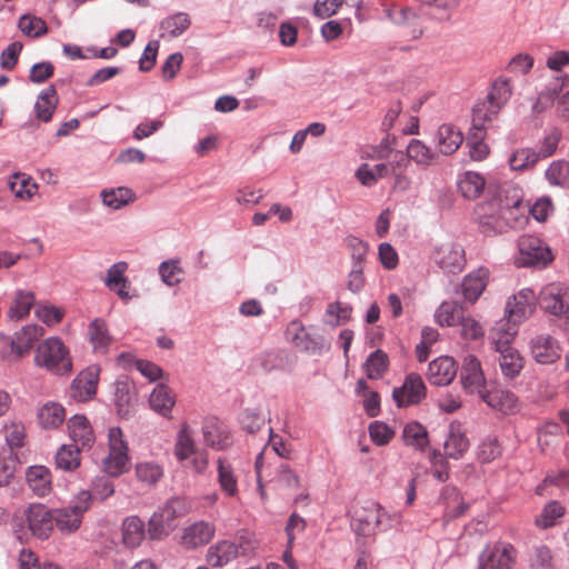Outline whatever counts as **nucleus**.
I'll return each mask as SVG.
<instances>
[{
    "instance_id": "obj_25",
    "label": "nucleus",
    "mask_w": 569,
    "mask_h": 569,
    "mask_svg": "<svg viewBox=\"0 0 569 569\" xmlns=\"http://www.w3.org/2000/svg\"><path fill=\"white\" fill-rule=\"evenodd\" d=\"M214 535V526L210 522L198 521L184 529L182 543L188 548L207 545Z\"/></svg>"
},
{
    "instance_id": "obj_58",
    "label": "nucleus",
    "mask_w": 569,
    "mask_h": 569,
    "mask_svg": "<svg viewBox=\"0 0 569 569\" xmlns=\"http://www.w3.org/2000/svg\"><path fill=\"white\" fill-rule=\"evenodd\" d=\"M182 272V268L179 266L178 260L162 261L159 266V274L162 281L169 287L180 283L181 279L177 276Z\"/></svg>"
},
{
    "instance_id": "obj_29",
    "label": "nucleus",
    "mask_w": 569,
    "mask_h": 569,
    "mask_svg": "<svg viewBox=\"0 0 569 569\" xmlns=\"http://www.w3.org/2000/svg\"><path fill=\"white\" fill-rule=\"evenodd\" d=\"M58 104L57 90L53 84L42 90L33 107L34 116L42 122H49Z\"/></svg>"
},
{
    "instance_id": "obj_61",
    "label": "nucleus",
    "mask_w": 569,
    "mask_h": 569,
    "mask_svg": "<svg viewBox=\"0 0 569 569\" xmlns=\"http://www.w3.org/2000/svg\"><path fill=\"white\" fill-rule=\"evenodd\" d=\"M560 139L561 133L557 129H553L550 133H548L538 144V148L535 149L539 160L551 157L556 152Z\"/></svg>"
},
{
    "instance_id": "obj_26",
    "label": "nucleus",
    "mask_w": 569,
    "mask_h": 569,
    "mask_svg": "<svg viewBox=\"0 0 569 569\" xmlns=\"http://www.w3.org/2000/svg\"><path fill=\"white\" fill-rule=\"evenodd\" d=\"M436 140L439 152L450 156L461 146L463 136L455 126L443 123L437 130Z\"/></svg>"
},
{
    "instance_id": "obj_38",
    "label": "nucleus",
    "mask_w": 569,
    "mask_h": 569,
    "mask_svg": "<svg viewBox=\"0 0 569 569\" xmlns=\"http://www.w3.org/2000/svg\"><path fill=\"white\" fill-rule=\"evenodd\" d=\"M64 408L57 402H48L43 405L38 412L39 425L44 429L59 427L64 421Z\"/></svg>"
},
{
    "instance_id": "obj_35",
    "label": "nucleus",
    "mask_w": 569,
    "mask_h": 569,
    "mask_svg": "<svg viewBox=\"0 0 569 569\" xmlns=\"http://www.w3.org/2000/svg\"><path fill=\"white\" fill-rule=\"evenodd\" d=\"M44 333V330L41 326L38 325H27L22 327L20 330L14 332L16 338V350H17V358L23 356L26 352H28L34 345L36 341L40 337H42Z\"/></svg>"
},
{
    "instance_id": "obj_4",
    "label": "nucleus",
    "mask_w": 569,
    "mask_h": 569,
    "mask_svg": "<svg viewBox=\"0 0 569 569\" xmlns=\"http://www.w3.org/2000/svg\"><path fill=\"white\" fill-rule=\"evenodd\" d=\"M497 337H492L495 349L499 352V366L502 373L508 378L518 376L523 367V361L519 352L510 346L511 340L517 335V329L511 326L503 329V326H497Z\"/></svg>"
},
{
    "instance_id": "obj_64",
    "label": "nucleus",
    "mask_w": 569,
    "mask_h": 569,
    "mask_svg": "<svg viewBox=\"0 0 569 569\" xmlns=\"http://www.w3.org/2000/svg\"><path fill=\"white\" fill-rule=\"evenodd\" d=\"M23 46L19 41L11 42L0 56V67L4 70H13L18 63L19 54Z\"/></svg>"
},
{
    "instance_id": "obj_43",
    "label": "nucleus",
    "mask_w": 569,
    "mask_h": 569,
    "mask_svg": "<svg viewBox=\"0 0 569 569\" xmlns=\"http://www.w3.org/2000/svg\"><path fill=\"white\" fill-rule=\"evenodd\" d=\"M8 188L19 199H29L37 190V184L23 173H14L8 180Z\"/></svg>"
},
{
    "instance_id": "obj_52",
    "label": "nucleus",
    "mask_w": 569,
    "mask_h": 569,
    "mask_svg": "<svg viewBox=\"0 0 569 569\" xmlns=\"http://www.w3.org/2000/svg\"><path fill=\"white\" fill-rule=\"evenodd\" d=\"M136 476L147 485L157 483L163 476V468L154 461H142L136 465Z\"/></svg>"
},
{
    "instance_id": "obj_46",
    "label": "nucleus",
    "mask_w": 569,
    "mask_h": 569,
    "mask_svg": "<svg viewBox=\"0 0 569 569\" xmlns=\"http://www.w3.org/2000/svg\"><path fill=\"white\" fill-rule=\"evenodd\" d=\"M363 369L369 379L381 378L388 369L387 355L380 349L375 350L368 356Z\"/></svg>"
},
{
    "instance_id": "obj_17",
    "label": "nucleus",
    "mask_w": 569,
    "mask_h": 569,
    "mask_svg": "<svg viewBox=\"0 0 569 569\" xmlns=\"http://www.w3.org/2000/svg\"><path fill=\"white\" fill-rule=\"evenodd\" d=\"M113 402L118 416L129 418L133 415L137 405L134 385L128 378H121L114 382Z\"/></svg>"
},
{
    "instance_id": "obj_49",
    "label": "nucleus",
    "mask_w": 569,
    "mask_h": 569,
    "mask_svg": "<svg viewBox=\"0 0 569 569\" xmlns=\"http://www.w3.org/2000/svg\"><path fill=\"white\" fill-rule=\"evenodd\" d=\"M407 157L421 166H429L436 158V153L421 140L412 139L407 147Z\"/></svg>"
},
{
    "instance_id": "obj_47",
    "label": "nucleus",
    "mask_w": 569,
    "mask_h": 569,
    "mask_svg": "<svg viewBox=\"0 0 569 569\" xmlns=\"http://www.w3.org/2000/svg\"><path fill=\"white\" fill-rule=\"evenodd\" d=\"M194 453L192 433L187 423H183L178 432L174 446V455L178 460L183 461Z\"/></svg>"
},
{
    "instance_id": "obj_44",
    "label": "nucleus",
    "mask_w": 569,
    "mask_h": 569,
    "mask_svg": "<svg viewBox=\"0 0 569 569\" xmlns=\"http://www.w3.org/2000/svg\"><path fill=\"white\" fill-rule=\"evenodd\" d=\"M443 448L448 458L458 460L468 450L469 440L463 433L451 430L443 443Z\"/></svg>"
},
{
    "instance_id": "obj_23",
    "label": "nucleus",
    "mask_w": 569,
    "mask_h": 569,
    "mask_svg": "<svg viewBox=\"0 0 569 569\" xmlns=\"http://www.w3.org/2000/svg\"><path fill=\"white\" fill-rule=\"evenodd\" d=\"M69 436L81 449H90L94 443V435L92 428L84 416L74 415L68 421Z\"/></svg>"
},
{
    "instance_id": "obj_15",
    "label": "nucleus",
    "mask_w": 569,
    "mask_h": 569,
    "mask_svg": "<svg viewBox=\"0 0 569 569\" xmlns=\"http://www.w3.org/2000/svg\"><path fill=\"white\" fill-rule=\"evenodd\" d=\"M99 372L96 366L82 370L71 383L70 397L80 402L92 399L97 393Z\"/></svg>"
},
{
    "instance_id": "obj_20",
    "label": "nucleus",
    "mask_w": 569,
    "mask_h": 569,
    "mask_svg": "<svg viewBox=\"0 0 569 569\" xmlns=\"http://www.w3.org/2000/svg\"><path fill=\"white\" fill-rule=\"evenodd\" d=\"M479 396L490 408L503 415H512L519 409L518 397L509 390L486 388Z\"/></svg>"
},
{
    "instance_id": "obj_7",
    "label": "nucleus",
    "mask_w": 569,
    "mask_h": 569,
    "mask_svg": "<svg viewBox=\"0 0 569 569\" xmlns=\"http://www.w3.org/2000/svg\"><path fill=\"white\" fill-rule=\"evenodd\" d=\"M89 497L87 492H79L66 508L56 509L53 513V526L61 532L77 530L82 521L83 513L89 509Z\"/></svg>"
},
{
    "instance_id": "obj_33",
    "label": "nucleus",
    "mask_w": 569,
    "mask_h": 569,
    "mask_svg": "<svg viewBox=\"0 0 569 569\" xmlns=\"http://www.w3.org/2000/svg\"><path fill=\"white\" fill-rule=\"evenodd\" d=\"M457 186L465 199H476L485 190L486 181L480 173L467 171L459 176Z\"/></svg>"
},
{
    "instance_id": "obj_62",
    "label": "nucleus",
    "mask_w": 569,
    "mask_h": 569,
    "mask_svg": "<svg viewBox=\"0 0 569 569\" xmlns=\"http://www.w3.org/2000/svg\"><path fill=\"white\" fill-rule=\"evenodd\" d=\"M436 321L445 327H450L459 319V309L450 302H442L435 313Z\"/></svg>"
},
{
    "instance_id": "obj_39",
    "label": "nucleus",
    "mask_w": 569,
    "mask_h": 569,
    "mask_svg": "<svg viewBox=\"0 0 569 569\" xmlns=\"http://www.w3.org/2000/svg\"><path fill=\"white\" fill-rule=\"evenodd\" d=\"M36 302L32 291L18 290L14 300L9 308L8 316L11 320H20L27 317Z\"/></svg>"
},
{
    "instance_id": "obj_11",
    "label": "nucleus",
    "mask_w": 569,
    "mask_h": 569,
    "mask_svg": "<svg viewBox=\"0 0 569 569\" xmlns=\"http://www.w3.org/2000/svg\"><path fill=\"white\" fill-rule=\"evenodd\" d=\"M536 295L533 290L526 288L509 299L506 305L507 321L498 326H503L507 329L511 326L518 330V323L526 319L533 311V301Z\"/></svg>"
},
{
    "instance_id": "obj_5",
    "label": "nucleus",
    "mask_w": 569,
    "mask_h": 569,
    "mask_svg": "<svg viewBox=\"0 0 569 569\" xmlns=\"http://www.w3.org/2000/svg\"><path fill=\"white\" fill-rule=\"evenodd\" d=\"M517 247L518 254L515 262L518 267L545 268L553 259L550 248L536 236H520Z\"/></svg>"
},
{
    "instance_id": "obj_16",
    "label": "nucleus",
    "mask_w": 569,
    "mask_h": 569,
    "mask_svg": "<svg viewBox=\"0 0 569 569\" xmlns=\"http://www.w3.org/2000/svg\"><path fill=\"white\" fill-rule=\"evenodd\" d=\"M176 501L167 502L159 511L153 512L148 521L147 536L150 540H161L169 535L177 517Z\"/></svg>"
},
{
    "instance_id": "obj_63",
    "label": "nucleus",
    "mask_w": 569,
    "mask_h": 569,
    "mask_svg": "<svg viewBox=\"0 0 569 569\" xmlns=\"http://www.w3.org/2000/svg\"><path fill=\"white\" fill-rule=\"evenodd\" d=\"M17 467V458L13 457L12 452L8 455L0 452V487L9 485L13 478Z\"/></svg>"
},
{
    "instance_id": "obj_34",
    "label": "nucleus",
    "mask_w": 569,
    "mask_h": 569,
    "mask_svg": "<svg viewBox=\"0 0 569 569\" xmlns=\"http://www.w3.org/2000/svg\"><path fill=\"white\" fill-rule=\"evenodd\" d=\"M26 477L29 487L37 496L43 497L49 492L51 488V473L47 467H29Z\"/></svg>"
},
{
    "instance_id": "obj_13",
    "label": "nucleus",
    "mask_w": 569,
    "mask_h": 569,
    "mask_svg": "<svg viewBox=\"0 0 569 569\" xmlns=\"http://www.w3.org/2000/svg\"><path fill=\"white\" fill-rule=\"evenodd\" d=\"M249 551V541L222 540L208 549L207 561L212 567H223L240 556H247Z\"/></svg>"
},
{
    "instance_id": "obj_50",
    "label": "nucleus",
    "mask_w": 569,
    "mask_h": 569,
    "mask_svg": "<svg viewBox=\"0 0 569 569\" xmlns=\"http://www.w3.org/2000/svg\"><path fill=\"white\" fill-rule=\"evenodd\" d=\"M18 27L23 34L31 38H39L48 32L46 21L32 14L20 17Z\"/></svg>"
},
{
    "instance_id": "obj_36",
    "label": "nucleus",
    "mask_w": 569,
    "mask_h": 569,
    "mask_svg": "<svg viewBox=\"0 0 569 569\" xmlns=\"http://www.w3.org/2000/svg\"><path fill=\"white\" fill-rule=\"evenodd\" d=\"M150 407L163 417H168L174 406L170 389L162 383L156 386L149 398Z\"/></svg>"
},
{
    "instance_id": "obj_56",
    "label": "nucleus",
    "mask_w": 569,
    "mask_h": 569,
    "mask_svg": "<svg viewBox=\"0 0 569 569\" xmlns=\"http://www.w3.org/2000/svg\"><path fill=\"white\" fill-rule=\"evenodd\" d=\"M345 242L350 251L352 266L358 264L365 267L366 257L369 249L368 243L355 236H348L345 239Z\"/></svg>"
},
{
    "instance_id": "obj_19",
    "label": "nucleus",
    "mask_w": 569,
    "mask_h": 569,
    "mask_svg": "<svg viewBox=\"0 0 569 569\" xmlns=\"http://www.w3.org/2000/svg\"><path fill=\"white\" fill-rule=\"evenodd\" d=\"M532 358L541 365H550L560 358L558 341L550 335H537L529 342Z\"/></svg>"
},
{
    "instance_id": "obj_54",
    "label": "nucleus",
    "mask_w": 569,
    "mask_h": 569,
    "mask_svg": "<svg viewBox=\"0 0 569 569\" xmlns=\"http://www.w3.org/2000/svg\"><path fill=\"white\" fill-rule=\"evenodd\" d=\"M87 492L89 497V507L93 499L104 500L114 493L113 482L107 476L97 477L92 483L90 490H82Z\"/></svg>"
},
{
    "instance_id": "obj_18",
    "label": "nucleus",
    "mask_w": 569,
    "mask_h": 569,
    "mask_svg": "<svg viewBox=\"0 0 569 569\" xmlns=\"http://www.w3.org/2000/svg\"><path fill=\"white\" fill-rule=\"evenodd\" d=\"M460 380L463 389L470 393L480 395L486 389V378L480 361L475 356L468 355L465 357Z\"/></svg>"
},
{
    "instance_id": "obj_48",
    "label": "nucleus",
    "mask_w": 569,
    "mask_h": 569,
    "mask_svg": "<svg viewBox=\"0 0 569 569\" xmlns=\"http://www.w3.org/2000/svg\"><path fill=\"white\" fill-rule=\"evenodd\" d=\"M539 160L535 148H520L509 157V166L512 170L521 171L532 168Z\"/></svg>"
},
{
    "instance_id": "obj_53",
    "label": "nucleus",
    "mask_w": 569,
    "mask_h": 569,
    "mask_svg": "<svg viewBox=\"0 0 569 569\" xmlns=\"http://www.w3.org/2000/svg\"><path fill=\"white\" fill-rule=\"evenodd\" d=\"M352 308L349 305H342L339 301L328 305L325 315V322L331 327H338L346 323L351 316Z\"/></svg>"
},
{
    "instance_id": "obj_30",
    "label": "nucleus",
    "mask_w": 569,
    "mask_h": 569,
    "mask_svg": "<svg viewBox=\"0 0 569 569\" xmlns=\"http://www.w3.org/2000/svg\"><path fill=\"white\" fill-rule=\"evenodd\" d=\"M218 483L221 491L230 498L237 497L239 492L238 477L232 465L223 458L217 461Z\"/></svg>"
},
{
    "instance_id": "obj_45",
    "label": "nucleus",
    "mask_w": 569,
    "mask_h": 569,
    "mask_svg": "<svg viewBox=\"0 0 569 569\" xmlns=\"http://www.w3.org/2000/svg\"><path fill=\"white\" fill-rule=\"evenodd\" d=\"M101 198L102 202L107 207L113 210H118L123 206L130 203L133 200L134 196L129 188L119 187L116 189L102 190Z\"/></svg>"
},
{
    "instance_id": "obj_40",
    "label": "nucleus",
    "mask_w": 569,
    "mask_h": 569,
    "mask_svg": "<svg viewBox=\"0 0 569 569\" xmlns=\"http://www.w3.org/2000/svg\"><path fill=\"white\" fill-rule=\"evenodd\" d=\"M80 450L77 445H63L56 453V466L63 471H73L80 466Z\"/></svg>"
},
{
    "instance_id": "obj_42",
    "label": "nucleus",
    "mask_w": 569,
    "mask_h": 569,
    "mask_svg": "<svg viewBox=\"0 0 569 569\" xmlns=\"http://www.w3.org/2000/svg\"><path fill=\"white\" fill-rule=\"evenodd\" d=\"M129 452L110 451L103 459V470L108 476L119 477L128 470Z\"/></svg>"
},
{
    "instance_id": "obj_60",
    "label": "nucleus",
    "mask_w": 569,
    "mask_h": 569,
    "mask_svg": "<svg viewBox=\"0 0 569 569\" xmlns=\"http://www.w3.org/2000/svg\"><path fill=\"white\" fill-rule=\"evenodd\" d=\"M369 435L377 446H386L392 439L395 431L382 421H373L369 425Z\"/></svg>"
},
{
    "instance_id": "obj_2",
    "label": "nucleus",
    "mask_w": 569,
    "mask_h": 569,
    "mask_svg": "<svg viewBox=\"0 0 569 569\" xmlns=\"http://www.w3.org/2000/svg\"><path fill=\"white\" fill-rule=\"evenodd\" d=\"M16 526L20 539L29 532L32 537L44 540L53 530L52 510L42 503H31Z\"/></svg>"
},
{
    "instance_id": "obj_3",
    "label": "nucleus",
    "mask_w": 569,
    "mask_h": 569,
    "mask_svg": "<svg viewBox=\"0 0 569 569\" xmlns=\"http://www.w3.org/2000/svg\"><path fill=\"white\" fill-rule=\"evenodd\" d=\"M36 362L38 366L58 375L69 373L72 370L69 350L62 340L57 337L48 338L39 345Z\"/></svg>"
},
{
    "instance_id": "obj_28",
    "label": "nucleus",
    "mask_w": 569,
    "mask_h": 569,
    "mask_svg": "<svg viewBox=\"0 0 569 569\" xmlns=\"http://www.w3.org/2000/svg\"><path fill=\"white\" fill-rule=\"evenodd\" d=\"M402 440L407 447L418 452H425L429 447V435L423 425L418 421L408 422L402 430Z\"/></svg>"
},
{
    "instance_id": "obj_14",
    "label": "nucleus",
    "mask_w": 569,
    "mask_h": 569,
    "mask_svg": "<svg viewBox=\"0 0 569 569\" xmlns=\"http://www.w3.org/2000/svg\"><path fill=\"white\" fill-rule=\"evenodd\" d=\"M381 505L375 501H367L355 510L352 526L358 535L363 537L375 535L381 528Z\"/></svg>"
},
{
    "instance_id": "obj_22",
    "label": "nucleus",
    "mask_w": 569,
    "mask_h": 569,
    "mask_svg": "<svg viewBox=\"0 0 569 569\" xmlns=\"http://www.w3.org/2000/svg\"><path fill=\"white\" fill-rule=\"evenodd\" d=\"M457 375V365L453 358L441 356L429 363L428 379L436 386H448Z\"/></svg>"
},
{
    "instance_id": "obj_41",
    "label": "nucleus",
    "mask_w": 569,
    "mask_h": 569,
    "mask_svg": "<svg viewBox=\"0 0 569 569\" xmlns=\"http://www.w3.org/2000/svg\"><path fill=\"white\" fill-rule=\"evenodd\" d=\"M566 512L565 507L556 501H549L541 510V513L536 517L535 523L538 528L548 529L556 526L557 521L563 517Z\"/></svg>"
},
{
    "instance_id": "obj_37",
    "label": "nucleus",
    "mask_w": 569,
    "mask_h": 569,
    "mask_svg": "<svg viewBox=\"0 0 569 569\" xmlns=\"http://www.w3.org/2000/svg\"><path fill=\"white\" fill-rule=\"evenodd\" d=\"M495 118L486 113L483 104H475L472 108V123L467 137V143L483 141L486 138V123Z\"/></svg>"
},
{
    "instance_id": "obj_21",
    "label": "nucleus",
    "mask_w": 569,
    "mask_h": 569,
    "mask_svg": "<svg viewBox=\"0 0 569 569\" xmlns=\"http://www.w3.org/2000/svg\"><path fill=\"white\" fill-rule=\"evenodd\" d=\"M511 86L508 79H497L483 101H479L476 104H483L486 113L496 118L500 109L508 102L511 97Z\"/></svg>"
},
{
    "instance_id": "obj_27",
    "label": "nucleus",
    "mask_w": 569,
    "mask_h": 569,
    "mask_svg": "<svg viewBox=\"0 0 569 569\" xmlns=\"http://www.w3.org/2000/svg\"><path fill=\"white\" fill-rule=\"evenodd\" d=\"M488 271L480 268L465 276L461 282V292L465 300L473 303L483 292L487 286Z\"/></svg>"
},
{
    "instance_id": "obj_32",
    "label": "nucleus",
    "mask_w": 569,
    "mask_h": 569,
    "mask_svg": "<svg viewBox=\"0 0 569 569\" xmlns=\"http://www.w3.org/2000/svg\"><path fill=\"white\" fill-rule=\"evenodd\" d=\"M147 536L144 522L138 516H130L122 521V541L128 548L140 546Z\"/></svg>"
},
{
    "instance_id": "obj_9",
    "label": "nucleus",
    "mask_w": 569,
    "mask_h": 569,
    "mask_svg": "<svg viewBox=\"0 0 569 569\" xmlns=\"http://www.w3.org/2000/svg\"><path fill=\"white\" fill-rule=\"evenodd\" d=\"M517 551L509 542H497L487 546L478 558V569H511Z\"/></svg>"
},
{
    "instance_id": "obj_10",
    "label": "nucleus",
    "mask_w": 569,
    "mask_h": 569,
    "mask_svg": "<svg viewBox=\"0 0 569 569\" xmlns=\"http://www.w3.org/2000/svg\"><path fill=\"white\" fill-rule=\"evenodd\" d=\"M432 260L443 273H460L466 266L465 249L452 242L441 244L435 249Z\"/></svg>"
},
{
    "instance_id": "obj_8",
    "label": "nucleus",
    "mask_w": 569,
    "mask_h": 569,
    "mask_svg": "<svg viewBox=\"0 0 569 569\" xmlns=\"http://www.w3.org/2000/svg\"><path fill=\"white\" fill-rule=\"evenodd\" d=\"M537 302L545 312L569 319L568 287L560 283H549L540 290Z\"/></svg>"
},
{
    "instance_id": "obj_59",
    "label": "nucleus",
    "mask_w": 569,
    "mask_h": 569,
    "mask_svg": "<svg viewBox=\"0 0 569 569\" xmlns=\"http://www.w3.org/2000/svg\"><path fill=\"white\" fill-rule=\"evenodd\" d=\"M501 453L498 439L493 436L486 437L479 446L478 457L481 462H491Z\"/></svg>"
},
{
    "instance_id": "obj_6",
    "label": "nucleus",
    "mask_w": 569,
    "mask_h": 569,
    "mask_svg": "<svg viewBox=\"0 0 569 569\" xmlns=\"http://www.w3.org/2000/svg\"><path fill=\"white\" fill-rule=\"evenodd\" d=\"M287 338L301 351L310 355H322L330 349L323 336L309 332L299 320H292L286 330Z\"/></svg>"
},
{
    "instance_id": "obj_51",
    "label": "nucleus",
    "mask_w": 569,
    "mask_h": 569,
    "mask_svg": "<svg viewBox=\"0 0 569 569\" xmlns=\"http://www.w3.org/2000/svg\"><path fill=\"white\" fill-rule=\"evenodd\" d=\"M191 24L190 18L184 12H178L167 17L161 22V29L168 32L171 38L181 36Z\"/></svg>"
},
{
    "instance_id": "obj_55",
    "label": "nucleus",
    "mask_w": 569,
    "mask_h": 569,
    "mask_svg": "<svg viewBox=\"0 0 569 569\" xmlns=\"http://www.w3.org/2000/svg\"><path fill=\"white\" fill-rule=\"evenodd\" d=\"M546 179L553 186H565L569 181V161L556 160L545 172Z\"/></svg>"
},
{
    "instance_id": "obj_31",
    "label": "nucleus",
    "mask_w": 569,
    "mask_h": 569,
    "mask_svg": "<svg viewBox=\"0 0 569 569\" xmlns=\"http://www.w3.org/2000/svg\"><path fill=\"white\" fill-rule=\"evenodd\" d=\"M202 438L206 446L216 450H222L231 443L229 433L214 420L204 421Z\"/></svg>"
},
{
    "instance_id": "obj_12",
    "label": "nucleus",
    "mask_w": 569,
    "mask_h": 569,
    "mask_svg": "<svg viewBox=\"0 0 569 569\" xmlns=\"http://www.w3.org/2000/svg\"><path fill=\"white\" fill-rule=\"evenodd\" d=\"M427 395L426 385L418 373H409L401 387L392 391V398L398 408H405L420 403Z\"/></svg>"
},
{
    "instance_id": "obj_57",
    "label": "nucleus",
    "mask_w": 569,
    "mask_h": 569,
    "mask_svg": "<svg viewBox=\"0 0 569 569\" xmlns=\"http://www.w3.org/2000/svg\"><path fill=\"white\" fill-rule=\"evenodd\" d=\"M128 270V263L126 261H119L113 263L108 270L104 279V286L109 289L116 288L120 283H129V279L126 276Z\"/></svg>"
},
{
    "instance_id": "obj_1",
    "label": "nucleus",
    "mask_w": 569,
    "mask_h": 569,
    "mask_svg": "<svg viewBox=\"0 0 569 569\" xmlns=\"http://www.w3.org/2000/svg\"><path fill=\"white\" fill-rule=\"evenodd\" d=\"M525 208L521 189L510 183L499 186L492 197L476 211L480 232L496 236L521 227L527 220L522 211Z\"/></svg>"
},
{
    "instance_id": "obj_24",
    "label": "nucleus",
    "mask_w": 569,
    "mask_h": 569,
    "mask_svg": "<svg viewBox=\"0 0 569 569\" xmlns=\"http://www.w3.org/2000/svg\"><path fill=\"white\" fill-rule=\"evenodd\" d=\"M87 337L96 353L106 355L108 352L112 338L103 319L96 318L89 323Z\"/></svg>"
}]
</instances>
